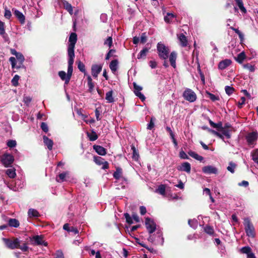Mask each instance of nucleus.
Returning a JSON list of instances; mask_svg holds the SVG:
<instances>
[{"mask_svg": "<svg viewBox=\"0 0 258 258\" xmlns=\"http://www.w3.org/2000/svg\"><path fill=\"white\" fill-rule=\"evenodd\" d=\"M93 148L95 151L100 155H105L106 153L105 149L102 146L94 145Z\"/></svg>", "mask_w": 258, "mask_h": 258, "instance_id": "23", "label": "nucleus"}, {"mask_svg": "<svg viewBox=\"0 0 258 258\" xmlns=\"http://www.w3.org/2000/svg\"><path fill=\"white\" fill-rule=\"evenodd\" d=\"M236 167V165L234 163L230 162L229 166L227 167V170L231 172L232 173H233L234 172V170Z\"/></svg>", "mask_w": 258, "mask_h": 258, "instance_id": "45", "label": "nucleus"}, {"mask_svg": "<svg viewBox=\"0 0 258 258\" xmlns=\"http://www.w3.org/2000/svg\"><path fill=\"white\" fill-rule=\"evenodd\" d=\"M205 231L210 235H212L214 233L213 229L211 227L209 226H207L205 227Z\"/></svg>", "mask_w": 258, "mask_h": 258, "instance_id": "52", "label": "nucleus"}, {"mask_svg": "<svg viewBox=\"0 0 258 258\" xmlns=\"http://www.w3.org/2000/svg\"><path fill=\"white\" fill-rule=\"evenodd\" d=\"M188 223L189 226L193 228H196L197 227L198 222L196 220H189Z\"/></svg>", "mask_w": 258, "mask_h": 258, "instance_id": "48", "label": "nucleus"}, {"mask_svg": "<svg viewBox=\"0 0 258 258\" xmlns=\"http://www.w3.org/2000/svg\"><path fill=\"white\" fill-rule=\"evenodd\" d=\"M225 92L228 95H230L233 93L234 91V88L233 87L227 86L225 87Z\"/></svg>", "mask_w": 258, "mask_h": 258, "instance_id": "51", "label": "nucleus"}, {"mask_svg": "<svg viewBox=\"0 0 258 258\" xmlns=\"http://www.w3.org/2000/svg\"><path fill=\"white\" fill-rule=\"evenodd\" d=\"M16 57L17 59V61H16V58L14 57H11L9 59V61L11 63L12 68L19 69L22 68L23 63L25 60L23 55L21 53L19 52L16 55Z\"/></svg>", "mask_w": 258, "mask_h": 258, "instance_id": "3", "label": "nucleus"}, {"mask_svg": "<svg viewBox=\"0 0 258 258\" xmlns=\"http://www.w3.org/2000/svg\"><path fill=\"white\" fill-rule=\"evenodd\" d=\"M202 128L203 130H207L210 133L214 134V135L219 137L221 139H223V135L222 134H221L220 133H219L214 130L210 129L207 126H203Z\"/></svg>", "mask_w": 258, "mask_h": 258, "instance_id": "30", "label": "nucleus"}, {"mask_svg": "<svg viewBox=\"0 0 258 258\" xmlns=\"http://www.w3.org/2000/svg\"><path fill=\"white\" fill-rule=\"evenodd\" d=\"M74 63V59L69 58L68 60V73L64 71H59L58 72V76L63 81H65V84H68L73 74V65Z\"/></svg>", "mask_w": 258, "mask_h": 258, "instance_id": "1", "label": "nucleus"}, {"mask_svg": "<svg viewBox=\"0 0 258 258\" xmlns=\"http://www.w3.org/2000/svg\"><path fill=\"white\" fill-rule=\"evenodd\" d=\"M235 1L236 2L237 5L238 6L239 9L241 10V11L244 13H245L246 10L243 6L242 0H235Z\"/></svg>", "mask_w": 258, "mask_h": 258, "instance_id": "35", "label": "nucleus"}, {"mask_svg": "<svg viewBox=\"0 0 258 258\" xmlns=\"http://www.w3.org/2000/svg\"><path fill=\"white\" fill-rule=\"evenodd\" d=\"M175 16L172 13H167L164 17V20L167 23H170L174 18Z\"/></svg>", "mask_w": 258, "mask_h": 258, "instance_id": "34", "label": "nucleus"}, {"mask_svg": "<svg viewBox=\"0 0 258 258\" xmlns=\"http://www.w3.org/2000/svg\"><path fill=\"white\" fill-rule=\"evenodd\" d=\"M157 49L159 57L163 59H166L168 57L169 49L161 42L158 43Z\"/></svg>", "mask_w": 258, "mask_h": 258, "instance_id": "4", "label": "nucleus"}, {"mask_svg": "<svg viewBox=\"0 0 258 258\" xmlns=\"http://www.w3.org/2000/svg\"><path fill=\"white\" fill-rule=\"evenodd\" d=\"M188 154L191 157L200 161H202L204 159L202 156L198 155L197 153L194 151H190L188 152Z\"/></svg>", "mask_w": 258, "mask_h": 258, "instance_id": "26", "label": "nucleus"}, {"mask_svg": "<svg viewBox=\"0 0 258 258\" xmlns=\"http://www.w3.org/2000/svg\"><path fill=\"white\" fill-rule=\"evenodd\" d=\"M121 169L120 168H117L116 171L113 174V176L115 178L118 179L121 176Z\"/></svg>", "mask_w": 258, "mask_h": 258, "instance_id": "44", "label": "nucleus"}, {"mask_svg": "<svg viewBox=\"0 0 258 258\" xmlns=\"http://www.w3.org/2000/svg\"><path fill=\"white\" fill-rule=\"evenodd\" d=\"M112 91H110L106 93L105 99L108 102L112 103L114 101L113 97H112Z\"/></svg>", "mask_w": 258, "mask_h": 258, "instance_id": "33", "label": "nucleus"}, {"mask_svg": "<svg viewBox=\"0 0 258 258\" xmlns=\"http://www.w3.org/2000/svg\"><path fill=\"white\" fill-rule=\"evenodd\" d=\"M16 142L15 140H9L7 142V145L10 148L15 147L16 146Z\"/></svg>", "mask_w": 258, "mask_h": 258, "instance_id": "57", "label": "nucleus"}, {"mask_svg": "<svg viewBox=\"0 0 258 258\" xmlns=\"http://www.w3.org/2000/svg\"><path fill=\"white\" fill-rule=\"evenodd\" d=\"M155 120V118L154 117H152L151 118L150 122L148 125L147 128L149 130H151L154 126V121Z\"/></svg>", "mask_w": 258, "mask_h": 258, "instance_id": "54", "label": "nucleus"}, {"mask_svg": "<svg viewBox=\"0 0 258 258\" xmlns=\"http://www.w3.org/2000/svg\"><path fill=\"white\" fill-rule=\"evenodd\" d=\"M5 33V23L0 20V35H3Z\"/></svg>", "mask_w": 258, "mask_h": 258, "instance_id": "56", "label": "nucleus"}, {"mask_svg": "<svg viewBox=\"0 0 258 258\" xmlns=\"http://www.w3.org/2000/svg\"><path fill=\"white\" fill-rule=\"evenodd\" d=\"M131 149L133 151V158L135 160H138V158H139V154H138V152L137 151V150H136L135 147L134 146H132L131 147Z\"/></svg>", "mask_w": 258, "mask_h": 258, "instance_id": "38", "label": "nucleus"}, {"mask_svg": "<svg viewBox=\"0 0 258 258\" xmlns=\"http://www.w3.org/2000/svg\"><path fill=\"white\" fill-rule=\"evenodd\" d=\"M240 251L242 253L247 254V255L248 253H249L251 251V249L249 246H245L241 248Z\"/></svg>", "mask_w": 258, "mask_h": 258, "instance_id": "47", "label": "nucleus"}, {"mask_svg": "<svg viewBox=\"0 0 258 258\" xmlns=\"http://www.w3.org/2000/svg\"><path fill=\"white\" fill-rule=\"evenodd\" d=\"M149 66L152 69H154L157 67V63L155 61L151 60L149 61Z\"/></svg>", "mask_w": 258, "mask_h": 258, "instance_id": "63", "label": "nucleus"}, {"mask_svg": "<svg viewBox=\"0 0 258 258\" xmlns=\"http://www.w3.org/2000/svg\"><path fill=\"white\" fill-rule=\"evenodd\" d=\"M180 44L182 47L186 46L187 45V40L185 36L183 34H180L177 35Z\"/></svg>", "mask_w": 258, "mask_h": 258, "instance_id": "20", "label": "nucleus"}, {"mask_svg": "<svg viewBox=\"0 0 258 258\" xmlns=\"http://www.w3.org/2000/svg\"><path fill=\"white\" fill-rule=\"evenodd\" d=\"M231 63V60L229 59H225L221 61L218 65L219 69L222 70L226 69L227 67L229 66Z\"/></svg>", "mask_w": 258, "mask_h": 258, "instance_id": "17", "label": "nucleus"}, {"mask_svg": "<svg viewBox=\"0 0 258 258\" xmlns=\"http://www.w3.org/2000/svg\"><path fill=\"white\" fill-rule=\"evenodd\" d=\"M70 173L68 171L60 173L58 177H56V180L57 182H63L66 180L67 178H69Z\"/></svg>", "mask_w": 258, "mask_h": 258, "instance_id": "18", "label": "nucleus"}, {"mask_svg": "<svg viewBox=\"0 0 258 258\" xmlns=\"http://www.w3.org/2000/svg\"><path fill=\"white\" fill-rule=\"evenodd\" d=\"M87 135L90 140L91 141H95L98 138V136L97 135L96 133L94 131H92L91 133H88Z\"/></svg>", "mask_w": 258, "mask_h": 258, "instance_id": "37", "label": "nucleus"}, {"mask_svg": "<svg viewBox=\"0 0 258 258\" xmlns=\"http://www.w3.org/2000/svg\"><path fill=\"white\" fill-rule=\"evenodd\" d=\"M87 81L89 90L91 91L93 89L94 86L92 82V78L89 75L87 76Z\"/></svg>", "mask_w": 258, "mask_h": 258, "instance_id": "42", "label": "nucleus"}, {"mask_svg": "<svg viewBox=\"0 0 258 258\" xmlns=\"http://www.w3.org/2000/svg\"><path fill=\"white\" fill-rule=\"evenodd\" d=\"M77 36L75 33H72L69 37V44L68 48V54L69 58L74 59V48L77 42Z\"/></svg>", "mask_w": 258, "mask_h": 258, "instance_id": "2", "label": "nucleus"}, {"mask_svg": "<svg viewBox=\"0 0 258 258\" xmlns=\"http://www.w3.org/2000/svg\"><path fill=\"white\" fill-rule=\"evenodd\" d=\"M4 16L6 18L9 19L11 16L12 14L10 10L5 9Z\"/></svg>", "mask_w": 258, "mask_h": 258, "instance_id": "60", "label": "nucleus"}, {"mask_svg": "<svg viewBox=\"0 0 258 258\" xmlns=\"http://www.w3.org/2000/svg\"><path fill=\"white\" fill-rule=\"evenodd\" d=\"M19 78L20 77L18 75H16L12 80V83L14 86H18Z\"/></svg>", "mask_w": 258, "mask_h": 258, "instance_id": "49", "label": "nucleus"}, {"mask_svg": "<svg viewBox=\"0 0 258 258\" xmlns=\"http://www.w3.org/2000/svg\"><path fill=\"white\" fill-rule=\"evenodd\" d=\"M145 225L148 232L153 233L156 229V225L153 220L147 218L145 220Z\"/></svg>", "mask_w": 258, "mask_h": 258, "instance_id": "9", "label": "nucleus"}, {"mask_svg": "<svg viewBox=\"0 0 258 258\" xmlns=\"http://www.w3.org/2000/svg\"><path fill=\"white\" fill-rule=\"evenodd\" d=\"M134 93L135 95L138 96L142 101H145L146 98L145 96L141 92L143 88L141 86L137 84L136 83H133Z\"/></svg>", "mask_w": 258, "mask_h": 258, "instance_id": "11", "label": "nucleus"}, {"mask_svg": "<svg viewBox=\"0 0 258 258\" xmlns=\"http://www.w3.org/2000/svg\"><path fill=\"white\" fill-rule=\"evenodd\" d=\"M102 160V159L100 157H94V161L97 164L101 165L102 164V162H101Z\"/></svg>", "mask_w": 258, "mask_h": 258, "instance_id": "64", "label": "nucleus"}, {"mask_svg": "<svg viewBox=\"0 0 258 258\" xmlns=\"http://www.w3.org/2000/svg\"><path fill=\"white\" fill-rule=\"evenodd\" d=\"M219 131L221 132L222 133V135L226 136L228 138H229L230 137V135L229 131L223 128L222 126L219 130Z\"/></svg>", "mask_w": 258, "mask_h": 258, "instance_id": "46", "label": "nucleus"}, {"mask_svg": "<svg viewBox=\"0 0 258 258\" xmlns=\"http://www.w3.org/2000/svg\"><path fill=\"white\" fill-rule=\"evenodd\" d=\"M235 1L236 2L237 5L238 6L239 9L241 10V11L244 13H245L246 10L243 6L242 0H235Z\"/></svg>", "mask_w": 258, "mask_h": 258, "instance_id": "36", "label": "nucleus"}, {"mask_svg": "<svg viewBox=\"0 0 258 258\" xmlns=\"http://www.w3.org/2000/svg\"><path fill=\"white\" fill-rule=\"evenodd\" d=\"M28 215L30 218H37L40 216L39 212L34 209H30L28 210Z\"/></svg>", "mask_w": 258, "mask_h": 258, "instance_id": "24", "label": "nucleus"}, {"mask_svg": "<svg viewBox=\"0 0 258 258\" xmlns=\"http://www.w3.org/2000/svg\"><path fill=\"white\" fill-rule=\"evenodd\" d=\"M32 241L34 242L35 244L37 245H43L44 246H47V242H45L43 239V236L40 235L35 236L32 238Z\"/></svg>", "mask_w": 258, "mask_h": 258, "instance_id": "16", "label": "nucleus"}, {"mask_svg": "<svg viewBox=\"0 0 258 258\" xmlns=\"http://www.w3.org/2000/svg\"><path fill=\"white\" fill-rule=\"evenodd\" d=\"M78 68L82 72H85V65L81 61L78 62Z\"/></svg>", "mask_w": 258, "mask_h": 258, "instance_id": "53", "label": "nucleus"}, {"mask_svg": "<svg viewBox=\"0 0 258 258\" xmlns=\"http://www.w3.org/2000/svg\"><path fill=\"white\" fill-rule=\"evenodd\" d=\"M41 128L45 133H47L48 131L47 124L45 122L41 123Z\"/></svg>", "mask_w": 258, "mask_h": 258, "instance_id": "58", "label": "nucleus"}, {"mask_svg": "<svg viewBox=\"0 0 258 258\" xmlns=\"http://www.w3.org/2000/svg\"><path fill=\"white\" fill-rule=\"evenodd\" d=\"M177 169L179 171H185L188 173L190 172V164L187 162H184L181 165L177 167Z\"/></svg>", "mask_w": 258, "mask_h": 258, "instance_id": "15", "label": "nucleus"}, {"mask_svg": "<svg viewBox=\"0 0 258 258\" xmlns=\"http://www.w3.org/2000/svg\"><path fill=\"white\" fill-rule=\"evenodd\" d=\"M15 15L19 19L21 23H24L25 20V16L21 12L16 10L15 11Z\"/></svg>", "mask_w": 258, "mask_h": 258, "instance_id": "29", "label": "nucleus"}, {"mask_svg": "<svg viewBox=\"0 0 258 258\" xmlns=\"http://www.w3.org/2000/svg\"><path fill=\"white\" fill-rule=\"evenodd\" d=\"M183 98L190 102H193L196 100L197 95L196 93L190 89H186L183 93Z\"/></svg>", "mask_w": 258, "mask_h": 258, "instance_id": "7", "label": "nucleus"}, {"mask_svg": "<svg viewBox=\"0 0 258 258\" xmlns=\"http://www.w3.org/2000/svg\"><path fill=\"white\" fill-rule=\"evenodd\" d=\"M208 95H209V98L211 99V100H212L213 101H215L218 100L219 99L218 96H216V95H215L213 94L209 93Z\"/></svg>", "mask_w": 258, "mask_h": 258, "instance_id": "61", "label": "nucleus"}, {"mask_svg": "<svg viewBox=\"0 0 258 258\" xmlns=\"http://www.w3.org/2000/svg\"><path fill=\"white\" fill-rule=\"evenodd\" d=\"M149 49L147 48H144L140 51L139 54L138 55V58L140 59L143 57H145Z\"/></svg>", "mask_w": 258, "mask_h": 258, "instance_id": "39", "label": "nucleus"}, {"mask_svg": "<svg viewBox=\"0 0 258 258\" xmlns=\"http://www.w3.org/2000/svg\"><path fill=\"white\" fill-rule=\"evenodd\" d=\"M54 258H64L63 254L61 251L58 250L56 252V256Z\"/></svg>", "mask_w": 258, "mask_h": 258, "instance_id": "62", "label": "nucleus"}, {"mask_svg": "<svg viewBox=\"0 0 258 258\" xmlns=\"http://www.w3.org/2000/svg\"><path fill=\"white\" fill-rule=\"evenodd\" d=\"M6 173L10 178H14L16 176V170L14 168L8 169L6 171Z\"/></svg>", "mask_w": 258, "mask_h": 258, "instance_id": "28", "label": "nucleus"}, {"mask_svg": "<svg viewBox=\"0 0 258 258\" xmlns=\"http://www.w3.org/2000/svg\"><path fill=\"white\" fill-rule=\"evenodd\" d=\"M246 57L245 54L244 52H242L240 53L237 56L235 57V60L239 62V63H242L243 60L245 59Z\"/></svg>", "mask_w": 258, "mask_h": 258, "instance_id": "32", "label": "nucleus"}, {"mask_svg": "<svg viewBox=\"0 0 258 258\" xmlns=\"http://www.w3.org/2000/svg\"><path fill=\"white\" fill-rule=\"evenodd\" d=\"M158 239L156 240L154 237L153 235H150L148 238V240L151 242L154 243L155 244H160L162 245L163 244L164 239L162 237V234L160 232H158L157 233Z\"/></svg>", "mask_w": 258, "mask_h": 258, "instance_id": "12", "label": "nucleus"}, {"mask_svg": "<svg viewBox=\"0 0 258 258\" xmlns=\"http://www.w3.org/2000/svg\"><path fill=\"white\" fill-rule=\"evenodd\" d=\"M112 44V39L111 37H108L107 39L104 42L105 45H107L109 47H110Z\"/></svg>", "mask_w": 258, "mask_h": 258, "instance_id": "55", "label": "nucleus"}, {"mask_svg": "<svg viewBox=\"0 0 258 258\" xmlns=\"http://www.w3.org/2000/svg\"><path fill=\"white\" fill-rule=\"evenodd\" d=\"M244 69H247L250 72H253L255 71L254 66L249 63L243 65Z\"/></svg>", "mask_w": 258, "mask_h": 258, "instance_id": "40", "label": "nucleus"}, {"mask_svg": "<svg viewBox=\"0 0 258 258\" xmlns=\"http://www.w3.org/2000/svg\"><path fill=\"white\" fill-rule=\"evenodd\" d=\"M63 229L67 230L68 232H72L74 233L75 234H77L79 233V231L76 228L74 227H70L68 224H65L63 226Z\"/></svg>", "mask_w": 258, "mask_h": 258, "instance_id": "25", "label": "nucleus"}, {"mask_svg": "<svg viewBox=\"0 0 258 258\" xmlns=\"http://www.w3.org/2000/svg\"><path fill=\"white\" fill-rule=\"evenodd\" d=\"M2 240L6 247L11 249L17 248L19 246L20 240L18 238L9 239L3 238Z\"/></svg>", "mask_w": 258, "mask_h": 258, "instance_id": "5", "label": "nucleus"}, {"mask_svg": "<svg viewBox=\"0 0 258 258\" xmlns=\"http://www.w3.org/2000/svg\"><path fill=\"white\" fill-rule=\"evenodd\" d=\"M169 57V61H170L171 65L173 68H175L177 53L173 51L170 53Z\"/></svg>", "mask_w": 258, "mask_h": 258, "instance_id": "22", "label": "nucleus"}, {"mask_svg": "<svg viewBox=\"0 0 258 258\" xmlns=\"http://www.w3.org/2000/svg\"><path fill=\"white\" fill-rule=\"evenodd\" d=\"M9 225L12 227H18L20 225L19 222L16 219H10L8 221Z\"/></svg>", "mask_w": 258, "mask_h": 258, "instance_id": "27", "label": "nucleus"}, {"mask_svg": "<svg viewBox=\"0 0 258 258\" xmlns=\"http://www.w3.org/2000/svg\"><path fill=\"white\" fill-rule=\"evenodd\" d=\"M244 225L247 235L249 237H254V228L248 218L244 219Z\"/></svg>", "mask_w": 258, "mask_h": 258, "instance_id": "8", "label": "nucleus"}, {"mask_svg": "<svg viewBox=\"0 0 258 258\" xmlns=\"http://www.w3.org/2000/svg\"><path fill=\"white\" fill-rule=\"evenodd\" d=\"M247 142L249 146H253L257 139V134L252 132L248 134L246 137Z\"/></svg>", "mask_w": 258, "mask_h": 258, "instance_id": "10", "label": "nucleus"}, {"mask_svg": "<svg viewBox=\"0 0 258 258\" xmlns=\"http://www.w3.org/2000/svg\"><path fill=\"white\" fill-rule=\"evenodd\" d=\"M156 191L161 195H164L165 192V187L164 185H160L156 189Z\"/></svg>", "mask_w": 258, "mask_h": 258, "instance_id": "41", "label": "nucleus"}, {"mask_svg": "<svg viewBox=\"0 0 258 258\" xmlns=\"http://www.w3.org/2000/svg\"><path fill=\"white\" fill-rule=\"evenodd\" d=\"M252 160L256 163H258V150L253 151L251 153Z\"/></svg>", "mask_w": 258, "mask_h": 258, "instance_id": "43", "label": "nucleus"}, {"mask_svg": "<svg viewBox=\"0 0 258 258\" xmlns=\"http://www.w3.org/2000/svg\"><path fill=\"white\" fill-rule=\"evenodd\" d=\"M202 171L206 174H217L218 169L213 166L208 165L203 167Z\"/></svg>", "mask_w": 258, "mask_h": 258, "instance_id": "13", "label": "nucleus"}, {"mask_svg": "<svg viewBox=\"0 0 258 258\" xmlns=\"http://www.w3.org/2000/svg\"><path fill=\"white\" fill-rule=\"evenodd\" d=\"M118 61L117 60H113L111 61L109 67L112 72L114 73L117 69Z\"/></svg>", "mask_w": 258, "mask_h": 258, "instance_id": "31", "label": "nucleus"}, {"mask_svg": "<svg viewBox=\"0 0 258 258\" xmlns=\"http://www.w3.org/2000/svg\"><path fill=\"white\" fill-rule=\"evenodd\" d=\"M43 142L44 144L47 147V148L49 150H51L52 149L53 142L52 140L47 138L46 136H44L43 137Z\"/></svg>", "mask_w": 258, "mask_h": 258, "instance_id": "19", "label": "nucleus"}, {"mask_svg": "<svg viewBox=\"0 0 258 258\" xmlns=\"http://www.w3.org/2000/svg\"><path fill=\"white\" fill-rule=\"evenodd\" d=\"M14 161V157L10 154L5 153L1 158V162L6 167L11 166Z\"/></svg>", "mask_w": 258, "mask_h": 258, "instance_id": "6", "label": "nucleus"}, {"mask_svg": "<svg viewBox=\"0 0 258 258\" xmlns=\"http://www.w3.org/2000/svg\"><path fill=\"white\" fill-rule=\"evenodd\" d=\"M124 217L126 219V222L128 224H132L133 223V218L130 216V215L128 213H125L124 214Z\"/></svg>", "mask_w": 258, "mask_h": 258, "instance_id": "50", "label": "nucleus"}, {"mask_svg": "<svg viewBox=\"0 0 258 258\" xmlns=\"http://www.w3.org/2000/svg\"><path fill=\"white\" fill-rule=\"evenodd\" d=\"M179 157L181 159H189L188 156L186 155V154L183 151H181L179 152Z\"/></svg>", "mask_w": 258, "mask_h": 258, "instance_id": "59", "label": "nucleus"}, {"mask_svg": "<svg viewBox=\"0 0 258 258\" xmlns=\"http://www.w3.org/2000/svg\"><path fill=\"white\" fill-rule=\"evenodd\" d=\"M102 66L101 64H93L91 68L92 75L95 77H97L98 74L102 70Z\"/></svg>", "mask_w": 258, "mask_h": 258, "instance_id": "14", "label": "nucleus"}, {"mask_svg": "<svg viewBox=\"0 0 258 258\" xmlns=\"http://www.w3.org/2000/svg\"><path fill=\"white\" fill-rule=\"evenodd\" d=\"M62 4L64 8L70 13V15L73 14V9L72 5L66 1H62Z\"/></svg>", "mask_w": 258, "mask_h": 258, "instance_id": "21", "label": "nucleus"}]
</instances>
